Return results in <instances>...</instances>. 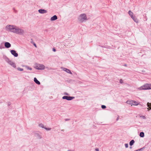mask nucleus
I'll list each match as a JSON object with an SVG mask.
<instances>
[{"label":"nucleus","instance_id":"a878e982","mask_svg":"<svg viewBox=\"0 0 151 151\" xmlns=\"http://www.w3.org/2000/svg\"><path fill=\"white\" fill-rule=\"evenodd\" d=\"M141 117H142L143 119H146V117L144 116H141Z\"/></svg>","mask_w":151,"mask_h":151},{"label":"nucleus","instance_id":"4be33fe9","mask_svg":"<svg viewBox=\"0 0 151 151\" xmlns=\"http://www.w3.org/2000/svg\"><path fill=\"white\" fill-rule=\"evenodd\" d=\"M26 68L27 70H32V68L29 66H26Z\"/></svg>","mask_w":151,"mask_h":151},{"label":"nucleus","instance_id":"9b49d317","mask_svg":"<svg viewBox=\"0 0 151 151\" xmlns=\"http://www.w3.org/2000/svg\"><path fill=\"white\" fill-rule=\"evenodd\" d=\"M63 70L66 71L67 73H70L71 74H72L71 72L70 71V70L68 69L65 68H64L63 69Z\"/></svg>","mask_w":151,"mask_h":151},{"label":"nucleus","instance_id":"393cba45","mask_svg":"<svg viewBox=\"0 0 151 151\" xmlns=\"http://www.w3.org/2000/svg\"><path fill=\"white\" fill-rule=\"evenodd\" d=\"M44 128L46 129V130H50L51 129V128H46V127H44Z\"/></svg>","mask_w":151,"mask_h":151},{"label":"nucleus","instance_id":"f03ea898","mask_svg":"<svg viewBox=\"0 0 151 151\" xmlns=\"http://www.w3.org/2000/svg\"><path fill=\"white\" fill-rule=\"evenodd\" d=\"M78 19L80 22H83L84 20H87L86 15L85 14H81L79 16Z\"/></svg>","mask_w":151,"mask_h":151},{"label":"nucleus","instance_id":"aec40b11","mask_svg":"<svg viewBox=\"0 0 151 151\" xmlns=\"http://www.w3.org/2000/svg\"><path fill=\"white\" fill-rule=\"evenodd\" d=\"M17 70L20 71H22L23 70V69L21 68H17Z\"/></svg>","mask_w":151,"mask_h":151},{"label":"nucleus","instance_id":"39448f33","mask_svg":"<svg viewBox=\"0 0 151 151\" xmlns=\"http://www.w3.org/2000/svg\"><path fill=\"white\" fill-rule=\"evenodd\" d=\"M62 98L63 99H66L68 100H70L74 98V97L64 96Z\"/></svg>","mask_w":151,"mask_h":151},{"label":"nucleus","instance_id":"c85d7f7f","mask_svg":"<svg viewBox=\"0 0 151 151\" xmlns=\"http://www.w3.org/2000/svg\"><path fill=\"white\" fill-rule=\"evenodd\" d=\"M95 150L96 151H99V149L98 148H96L95 149Z\"/></svg>","mask_w":151,"mask_h":151},{"label":"nucleus","instance_id":"7c9ffc66","mask_svg":"<svg viewBox=\"0 0 151 151\" xmlns=\"http://www.w3.org/2000/svg\"><path fill=\"white\" fill-rule=\"evenodd\" d=\"M34 45L35 46V47H37V46L35 43L34 44Z\"/></svg>","mask_w":151,"mask_h":151},{"label":"nucleus","instance_id":"dca6fc26","mask_svg":"<svg viewBox=\"0 0 151 151\" xmlns=\"http://www.w3.org/2000/svg\"><path fill=\"white\" fill-rule=\"evenodd\" d=\"M139 104V103L136 102L135 101H133V105L134 106H137Z\"/></svg>","mask_w":151,"mask_h":151},{"label":"nucleus","instance_id":"b1692460","mask_svg":"<svg viewBox=\"0 0 151 151\" xmlns=\"http://www.w3.org/2000/svg\"><path fill=\"white\" fill-rule=\"evenodd\" d=\"M101 107L103 109H104L106 108V106L105 105H102L101 106Z\"/></svg>","mask_w":151,"mask_h":151},{"label":"nucleus","instance_id":"423d86ee","mask_svg":"<svg viewBox=\"0 0 151 151\" xmlns=\"http://www.w3.org/2000/svg\"><path fill=\"white\" fill-rule=\"evenodd\" d=\"M145 90L151 89V84L147 83L144 85Z\"/></svg>","mask_w":151,"mask_h":151},{"label":"nucleus","instance_id":"bb28decb","mask_svg":"<svg viewBox=\"0 0 151 151\" xmlns=\"http://www.w3.org/2000/svg\"><path fill=\"white\" fill-rule=\"evenodd\" d=\"M125 147L126 148H127L128 147V145L127 144H125Z\"/></svg>","mask_w":151,"mask_h":151},{"label":"nucleus","instance_id":"f3484780","mask_svg":"<svg viewBox=\"0 0 151 151\" xmlns=\"http://www.w3.org/2000/svg\"><path fill=\"white\" fill-rule=\"evenodd\" d=\"M138 89L139 90H145V87L144 86V85L143 86H141V87L139 88H138Z\"/></svg>","mask_w":151,"mask_h":151},{"label":"nucleus","instance_id":"0eeeda50","mask_svg":"<svg viewBox=\"0 0 151 151\" xmlns=\"http://www.w3.org/2000/svg\"><path fill=\"white\" fill-rule=\"evenodd\" d=\"M11 53L13 55L14 57H17L18 56V54L16 53V51L14 50H11Z\"/></svg>","mask_w":151,"mask_h":151},{"label":"nucleus","instance_id":"20e7f679","mask_svg":"<svg viewBox=\"0 0 151 151\" xmlns=\"http://www.w3.org/2000/svg\"><path fill=\"white\" fill-rule=\"evenodd\" d=\"M8 63L10 64V65L13 66V67L14 68H15L16 67V65L15 63L10 60L9 59H8V61H7Z\"/></svg>","mask_w":151,"mask_h":151},{"label":"nucleus","instance_id":"6ab92c4d","mask_svg":"<svg viewBox=\"0 0 151 151\" xmlns=\"http://www.w3.org/2000/svg\"><path fill=\"white\" fill-rule=\"evenodd\" d=\"M139 136L141 137H143L144 136V134L143 132H141L139 134Z\"/></svg>","mask_w":151,"mask_h":151},{"label":"nucleus","instance_id":"c756f323","mask_svg":"<svg viewBox=\"0 0 151 151\" xmlns=\"http://www.w3.org/2000/svg\"><path fill=\"white\" fill-rule=\"evenodd\" d=\"M53 51H54V52H55V51H56V50H55V48H53Z\"/></svg>","mask_w":151,"mask_h":151},{"label":"nucleus","instance_id":"4468645a","mask_svg":"<svg viewBox=\"0 0 151 151\" xmlns=\"http://www.w3.org/2000/svg\"><path fill=\"white\" fill-rule=\"evenodd\" d=\"M34 81L38 85H40V82L36 78H34Z\"/></svg>","mask_w":151,"mask_h":151},{"label":"nucleus","instance_id":"5701e85b","mask_svg":"<svg viewBox=\"0 0 151 151\" xmlns=\"http://www.w3.org/2000/svg\"><path fill=\"white\" fill-rule=\"evenodd\" d=\"M39 126L42 128H44V125L42 124H40Z\"/></svg>","mask_w":151,"mask_h":151},{"label":"nucleus","instance_id":"9d476101","mask_svg":"<svg viewBox=\"0 0 151 151\" xmlns=\"http://www.w3.org/2000/svg\"><path fill=\"white\" fill-rule=\"evenodd\" d=\"M132 18L135 22L138 23L139 22L138 20L136 17L135 16H134Z\"/></svg>","mask_w":151,"mask_h":151},{"label":"nucleus","instance_id":"f8f14e48","mask_svg":"<svg viewBox=\"0 0 151 151\" xmlns=\"http://www.w3.org/2000/svg\"><path fill=\"white\" fill-rule=\"evenodd\" d=\"M58 19L57 17L55 15L51 18L50 20L51 21H54Z\"/></svg>","mask_w":151,"mask_h":151},{"label":"nucleus","instance_id":"2f4dec72","mask_svg":"<svg viewBox=\"0 0 151 151\" xmlns=\"http://www.w3.org/2000/svg\"><path fill=\"white\" fill-rule=\"evenodd\" d=\"M147 111H149L150 110V109H149V108H147Z\"/></svg>","mask_w":151,"mask_h":151},{"label":"nucleus","instance_id":"1a4fd4ad","mask_svg":"<svg viewBox=\"0 0 151 151\" xmlns=\"http://www.w3.org/2000/svg\"><path fill=\"white\" fill-rule=\"evenodd\" d=\"M4 45L5 47L7 48H9L11 46L10 43L8 42H5V43Z\"/></svg>","mask_w":151,"mask_h":151},{"label":"nucleus","instance_id":"412c9836","mask_svg":"<svg viewBox=\"0 0 151 151\" xmlns=\"http://www.w3.org/2000/svg\"><path fill=\"white\" fill-rule=\"evenodd\" d=\"M150 104L149 103H148V102L147 103V107H148L150 109H151V107H150Z\"/></svg>","mask_w":151,"mask_h":151},{"label":"nucleus","instance_id":"f704fd0d","mask_svg":"<svg viewBox=\"0 0 151 151\" xmlns=\"http://www.w3.org/2000/svg\"><path fill=\"white\" fill-rule=\"evenodd\" d=\"M125 65V66H126V65Z\"/></svg>","mask_w":151,"mask_h":151},{"label":"nucleus","instance_id":"cd10ccee","mask_svg":"<svg viewBox=\"0 0 151 151\" xmlns=\"http://www.w3.org/2000/svg\"><path fill=\"white\" fill-rule=\"evenodd\" d=\"M123 80L122 79H120V83H123Z\"/></svg>","mask_w":151,"mask_h":151},{"label":"nucleus","instance_id":"a211bd4d","mask_svg":"<svg viewBox=\"0 0 151 151\" xmlns=\"http://www.w3.org/2000/svg\"><path fill=\"white\" fill-rule=\"evenodd\" d=\"M134 140H132L129 142V145L130 146H132L134 143Z\"/></svg>","mask_w":151,"mask_h":151},{"label":"nucleus","instance_id":"f257e3e1","mask_svg":"<svg viewBox=\"0 0 151 151\" xmlns=\"http://www.w3.org/2000/svg\"><path fill=\"white\" fill-rule=\"evenodd\" d=\"M6 28L9 29L10 31L16 34L22 35L24 33V30L14 25H8Z\"/></svg>","mask_w":151,"mask_h":151},{"label":"nucleus","instance_id":"473e14b6","mask_svg":"<svg viewBox=\"0 0 151 151\" xmlns=\"http://www.w3.org/2000/svg\"><path fill=\"white\" fill-rule=\"evenodd\" d=\"M68 151H72L71 150H68Z\"/></svg>","mask_w":151,"mask_h":151},{"label":"nucleus","instance_id":"6e6552de","mask_svg":"<svg viewBox=\"0 0 151 151\" xmlns=\"http://www.w3.org/2000/svg\"><path fill=\"white\" fill-rule=\"evenodd\" d=\"M39 12L41 14H45L47 12V11L45 9H40L38 10Z\"/></svg>","mask_w":151,"mask_h":151},{"label":"nucleus","instance_id":"2eb2a0df","mask_svg":"<svg viewBox=\"0 0 151 151\" xmlns=\"http://www.w3.org/2000/svg\"><path fill=\"white\" fill-rule=\"evenodd\" d=\"M128 14L131 18L134 16L133 13L130 10L129 11Z\"/></svg>","mask_w":151,"mask_h":151},{"label":"nucleus","instance_id":"72a5a7b5","mask_svg":"<svg viewBox=\"0 0 151 151\" xmlns=\"http://www.w3.org/2000/svg\"><path fill=\"white\" fill-rule=\"evenodd\" d=\"M118 118H117V120H118Z\"/></svg>","mask_w":151,"mask_h":151},{"label":"nucleus","instance_id":"ddd939ff","mask_svg":"<svg viewBox=\"0 0 151 151\" xmlns=\"http://www.w3.org/2000/svg\"><path fill=\"white\" fill-rule=\"evenodd\" d=\"M133 100H130V101H126V103L129 104L131 105L132 106L133 104Z\"/></svg>","mask_w":151,"mask_h":151},{"label":"nucleus","instance_id":"7ed1b4c3","mask_svg":"<svg viewBox=\"0 0 151 151\" xmlns=\"http://www.w3.org/2000/svg\"><path fill=\"white\" fill-rule=\"evenodd\" d=\"M36 68L38 70H43L45 68L44 65L42 64H38L36 66Z\"/></svg>","mask_w":151,"mask_h":151}]
</instances>
